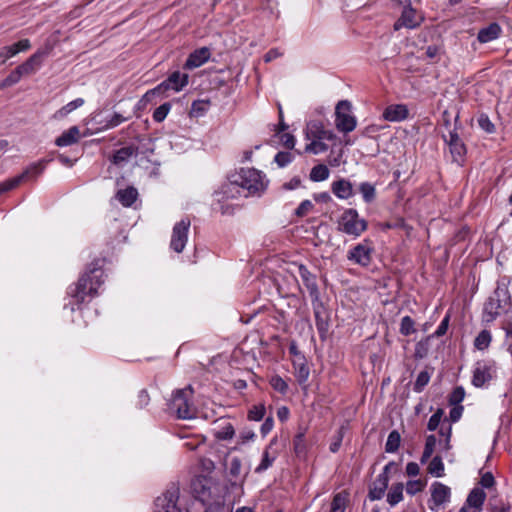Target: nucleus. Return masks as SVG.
<instances>
[{
	"label": "nucleus",
	"instance_id": "f257e3e1",
	"mask_svg": "<svg viewBox=\"0 0 512 512\" xmlns=\"http://www.w3.org/2000/svg\"><path fill=\"white\" fill-rule=\"evenodd\" d=\"M234 175L245 197L249 195L260 194L265 191L267 187V180L265 179V175L256 169L243 168L240 171L234 173Z\"/></svg>",
	"mask_w": 512,
	"mask_h": 512
},
{
	"label": "nucleus",
	"instance_id": "f03ea898",
	"mask_svg": "<svg viewBox=\"0 0 512 512\" xmlns=\"http://www.w3.org/2000/svg\"><path fill=\"white\" fill-rule=\"evenodd\" d=\"M510 293L505 285H498L484 305L483 317L486 322L494 321L510 308Z\"/></svg>",
	"mask_w": 512,
	"mask_h": 512
},
{
	"label": "nucleus",
	"instance_id": "7ed1b4c3",
	"mask_svg": "<svg viewBox=\"0 0 512 512\" xmlns=\"http://www.w3.org/2000/svg\"><path fill=\"white\" fill-rule=\"evenodd\" d=\"M192 388L177 390L173 393L172 398L168 404L169 411L177 416L179 419H192L196 415V409L191 401Z\"/></svg>",
	"mask_w": 512,
	"mask_h": 512
},
{
	"label": "nucleus",
	"instance_id": "20e7f679",
	"mask_svg": "<svg viewBox=\"0 0 512 512\" xmlns=\"http://www.w3.org/2000/svg\"><path fill=\"white\" fill-rule=\"evenodd\" d=\"M243 195V191L240 185L235 179V175L231 174L228 178V182L224 183L218 191L215 192L217 202L220 204L219 210L223 215H232L234 213V206L221 204L224 201L230 199H236Z\"/></svg>",
	"mask_w": 512,
	"mask_h": 512
},
{
	"label": "nucleus",
	"instance_id": "39448f33",
	"mask_svg": "<svg viewBox=\"0 0 512 512\" xmlns=\"http://www.w3.org/2000/svg\"><path fill=\"white\" fill-rule=\"evenodd\" d=\"M338 229L343 233L358 237L367 229V222L359 217L355 209H347L339 219Z\"/></svg>",
	"mask_w": 512,
	"mask_h": 512
},
{
	"label": "nucleus",
	"instance_id": "423d86ee",
	"mask_svg": "<svg viewBox=\"0 0 512 512\" xmlns=\"http://www.w3.org/2000/svg\"><path fill=\"white\" fill-rule=\"evenodd\" d=\"M351 103L347 100L338 102L335 108V126L340 132L349 133L356 127V118L351 113Z\"/></svg>",
	"mask_w": 512,
	"mask_h": 512
},
{
	"label": "nucleus",
	"instance_id": "0eeeda50",
	"mask_svg": "<svg viewBox=\"0 0 512 512\" xmlns=\"http://www.w3.org/2000/svg\"><path fill=\"white\" fill-rule=\"evenodd\" d=\"M101 271H93L91 275L81 277L76 286V292L73 295L79 302L85 301L86 295L97 294V287L100 286Z\"/></svg>",
	"mask_w": 512,
	"mask_h": 512
},
{
	"label": "nucleus",
	"instance_id": "6e6552de",
	"mask_svg": "<svg viewBox=\"0 0 512 512\" xmlns=\"http://www.w3.org/2000/svg\"><path fill=\"white\" fill-rule=\"evenodd\" d=\"M190 228V220L188 218L182 219L173 227L170 246L177 252L181 253L185 248L188 240V231Z\"/></svg>",
	"mask_w": 512,
	"mask_h": 512
},
{
	"label": "nucleus",
	"instance_id": "1a4fd4ad",
	"mask_svg": "<svg viewBox=\"0 0 512 512\" xmlns=\"http://www.w3.org/2000/svg\"><path fill=\"white\" fill-rule=\"evenodd\" d=\"M430 492L431 499L429 501V508L433 511H437L450 501L451 490L441 482L432 483Z\"/></svg>",
	"mask_w": 512,
	"mask_h": 512
},
{
	"label": "nucleus",
	"instance_id": "9d476101",
	"mask_svg": "<svg viewBox=\"0 0 512 512\" xmlns=\"http://www.w3.org/2000/svg\"><path fill=\"white\" fill-rule=\"evenodd\" d=\"M372 250L371 242L364 240L348 252L347 258L358 265L368 266L372 260Z\"/></svg>",
	"mask_w": 512,
	"mask_h": 512
},
{
	"label": "nucleus",
	"instance_id": "9b49d317",
	"mask_svg": "<svg viewBox=\"0 0 512 512\" xmlns=\"http://www.w3.org/2000/svg\"><path fill=\"white\" fill-rule=\"evenodd\" d=\"M443 139L449 147L453 161L460 164L466 154V148L458 133L450 130L447 135H443Z\"/></svg>",
	"mask_w": 512,
	"mask_h": 512
},
{
	"label": "nucleus",
	"instance_id": "f8f14e48",
	"mask_svg": "<svg viewBox=\"0 0 512 512\" xmlns=\"http://www.w3.org/2000/svg\"><path fill=\"white\" fill-rule=\"evenodd\" d=\"M393 466V462L388 463L383 468V471L377 476L369 490V498L371 500H380L388 487V473Z\"/></svg>",
	"mask_w": 512,
	"mask_h": 512
},
{
	"label": "nucleus",
	"instance_id": "ddd939ff",
	"mask_svg": "<svg viewBox=\"0 0 512 512\" xmlns=\"http://www.w3.org/2000/svg\"><path fill=\"white\" fill-rule=\"evenodd\" d=\"M304 134L305 139H326L332 141L336 138L334 132L325 129L324 124L318 120L308 122Z\"/></svg>",
	"mask_w": 512,
	"mask_h": 512
},
{
	"label": "nucleus",
	"instance_id": "4468645a",
	"mask_svg": "<svg viewBox=\"0 0 512 512\" xmlns=\"http://www.w3.org/2000/svg\"><path fill=\"white\" fill-rule=\"evenodd\" d=\"M48 55V52L43 49L37 50L32 54L24 63L18 66L23 76H28L36 73L42 66L44 58Z\"/></svg>",
	"mask_w": 512,
	"mask_h": 512
},
{
	"label": "nucleus",
	"instance_id": "2eb2a0df",
	"mask_svg": "<svg viewBox=\"0 0 512 512\" xmlns=\"http://www.w3.org/2000/svg\"><path fill=\"white\" fill-rule=\"evenodd\" d=\"M493 364L481 361L477 362L474 372L472 383L476 387H482L493 378Z\"/></svg>",
	"mask_w": 512,
	"mask_h": 512
},
{
	"label": "nucleus",
	"instance_id": "dca6fc26",
	"mask_svg": "<svg viewBox=\"0 0 512 512\" xmlns=\"http://www.w3.org/2000/svg\"><path fill=\"white\" fill-rule=\"evenodd\" d=\"M188 82V75L187 74H181L180 72L176 71L170 75V77L167 79V81L160 84L155 89L148 92L146 95L149 94H155L156 92H161L166 89H173L175 91H180Z\"/></svg>",
	"mask_w": 512,
	"mask_h": 512
},
{
	"label": "nucleus",
	"instance_id": "f3484780",
	"mask_svg": "<svg viewBox=\"0 0 512 512\" xmlns=\"http://www.w3.org/2000/svg\"><path fill=\"white\" fill-rule=\"evenodd\" d=\"M486 494L480 488H474L468 495L465 505L459 512H481Z\"/></svg>",
	"mask_w": 512,
	"mask_h": 512
},
{
	"label": "nucleus",
	"instance_id": "a211bd4d",
	"mask_svg": "<svg viewBox=\"0 0 512 512\" xmlns=\"http://www.w3.org/2000/svg\"><path fill=\"white\" fill-rule=\"evenodd\" d=\"M422 21V16L410 5L404 7L401 18L395 23V29H399L400 26L407 28H414L418 26Z\"/></svg>",
	"mask_w": 512,
	"mask_h": 512
},
{
	"label": "nucleus",
	"instance_id": "6ab92c4d",
	"mask_svg": "<svg viewBox=\"0 0 512 512\" xmlns=\"http://www.w3.org/2000/svg\"><path fill=\"white\" fill-rule=\"evenodd\" d=\"M30 48L31 42L29 39H22L17 43L2 47L0 49V58L2 59V63H5L6 60L16 56L20 52L28 51Z\"/></svg>",
	"mask_w": 512,
	"mask_h": 512
},
{
	"label": "nucleus",
	"instance_id": "aec40b11",
	"mask_svg": "<svg viewBox=\"0 0 512 512\" xmlns=\"http://www.w3.org/2000/svg\"><path fill=\"white\" fill-rule=\"evenodd\" d=\"M50 162V159H42L36 163L29 165L22 174L14 177L13 179L18 180V185L27 180L36 179L42 172L45 170L47 163Z\"/></svg>",
	"mask_w": 512,
	"mask_h": 512
},
{
	"label": "nucleus",
	"instance_id": "412c9836",
	"mask_svg": "<svg viewBox=\"0 0 512 512\" xmlns=\"http://www.w3.org/2000/svg\"><path fill=\"white\" fill-rule=\"evenodd\" d=\"M298 273L303 281V284L306 286L311 298L314 300H318L319 291L315 276L312 273H310V271L304 265H300L298 267Z\"/></svg>",
	"mask_w": 512,
	"mask_h": 512
},
{
	"label": "nucleus",
	"instance_id": "4be33fe9",
	"mask_svg": "<svg viewBox=\"0 0 512 512\" xmlns=\"http://www.w3.org/2000/svg\"><path fill=\"white\" fill-rule=\"evenodd\" d=\"M210 57V51L206 47L195 50L186 60L185 68L194 69L203 65Z\"/></svg>",
	"mask_w": 512,
	"mask_h": 512
},
{
	"label": "nucleus",
	"instance_id": "5701e85b",
	"mask_svg": "<svg viewBox=\"0 0 512 512\" xmlns=\"http://www.w3.org/2000/svg\"><path fill=\"white\" fill-rule=\"evenodd\" d=\"M81 135L77 126L70 127L64 131L56 140L55 144L59 147H66L75 144L79 141Z\"/></svg>",
	"mask_w": 512,
	"mask_h": 512
},
{
	"label": "nucleus",
	"instance_id": "b1692460",
	"mask_svg": "<svg viewBox=\"0 0 512 512\" xmlns=\"http://www.w3.org/2000/svg\"><path fill=\"white\" fill-rule=\"evenodd\" d=\"M408 115L405 105H390L383 112V118L387 121L398 122L404 120Z\"/></svg>",
	"mask_w": 512,
	"mask_h": 512
},
{
	"label": "nucleus",
	"instance_id": "393cba45",
	"mask_svg": "<svg viewBox=\"0 0 512 512\" xmlns=\"http://www.w3.org/2000/svg\"><path fill=\"white\" fill-rule=\"evenodd\" d=\"M235 430L233 425L227 420L216 421V427L214 429V436L218 440H230L233 438Z\"/></svg>",
	"mask_w": 512,
	"mask_h": 512
},
{
	"label": "nucleus",
	"instance_id": "a878e982",
	"mask_svg": "<svg viewBox=\"0 0 512 512\" xmlns=\"http://www.w3.org/2000/svg\"><path fill=\"white\" fill-rule=\"evenodd\" d=\"M500 33L501 27L497 23H491L478 32L477 38L481 43H488L497 39Z\"/></svg>",
	"mask_w": 512,
	"mask_h": 512
},
{
	"label": "nucleus",
	"instance_id": "bb28decb",
	"mask_svg": "<svg viewBox=\"0 0 512 512\" xmlns=\"http://www.w3.org/2000/svg\"><path fill=\"white\" fill-rule=\"evenodd\" d=\"M332 191L340 199H348L353 195L352 184L345 179L334 182L332 184Z\"/></svg>",
	"mask_w": 512,
	"mask_h": 512
},
{
	"label": "nucleus",
	"instance_id": "cd10ccee",
	"mask_svg": "<svg viewBox=\"0 0 512 512\" xmlns=\"http://www.w3.org/2000/svg\"><path fill=\"white\" fill-rule=\"evenodd\" d=\"M138 197V191L136 188L129 186L125 189L118 190L116 198L125 207L131 206Z\"/></svg>",
	"mask_w": 512,
	"mask_h": 512
},
{
	"label": "nucleus",
	"instance_id": "c85d7f7f",
	"mask_svg": "<svg viewBox=\"0 0 512 512\" xmlns=\"http://www.w3.org/2000/svg\"><path fill=\"white\" fill-rule=\"evenodd\" d=\"M348 503V493L339 492L334 495L329 508L324 512H345Z\"/></svg>",
	"mask_w": 512,
	"mask_h": 512
},
{
	"label": "nucleus",
	"instance_id": "c756f323",
	"mask_svg": "<svg viewBox=\"0 0 512 512\" xmlns=\"http://www.w3.org/2000/svg\"><path fill=\"white\" fill-rule=\"evenodd\" d=\"M137 148L133 146H127L123 147L119 150H117L111 161L115 165H121L129 160L130 157H132L134 154H136Z\"/></svg>",
	"mask_w": 512,
	"mask_h": 512
},
{
	"label": "nucleus",
	"instance_id": "7c9ffc66",
	"mask_svg": "<svg viewBox=\"0 0 512 512\" xmlns=\"http://www.w3.org/2000/svg\"><path fill=\"white\" fill-rule=\"evenodd\" d=\"M210 106L211 102L209 99L196 100L192 103L189 114L191 117H201L209 110Z\"/></svg>",
	"mask_w": 512,
	"mask_h": 512
},
{
	"label": "nucleus",
	"instance_id": "2f4dec72",
	"mask_svg": "<svg viewBox=\"0 0 512 512\" xmlns=\"http://www.w3.org/2000/svg\"><path fill=\"white\" fill-rule=\"evenodd\" d=\"M404 485L402 483L393 484L387 494V502L395 506L403 499Z\"/></svg>",
	"mask_w": 512,
	"mask_h": 512
},
{
	"label": "nucleus",
	"instance_id": "473e14b6",
	"mask_svg": "<svg viewBox=\"0 0 512 512\" xmlns=\"http://www.w3.org/2000/svg\"><path fill=\"white\" fill-rule=\"evenodd\" d=\"M307 141H310L305 146V152L312 153V154H320L328 150V145L324 143L325 139H306Z\"/></svg>",
	"mask_w": 512,
	"mask_h": 512
},
{
	"label": "nucleus",
	"instance_id": "72a5a7b5",
	"mask_svg": "<svg viewBox=\"0 0 512 512\" xmlns=\"http://www.w3.org/2000/svg\"><path fill=\"white\" fill-rule=\"evenodd\" d=\"M427 471L434 477L444 476V463L440 456H435L428 464Z\"/></svg>",
	"mask_w": 512,
	"mask_h": 512
},
{
	"label": "nucleus",
	"instance_id": "f704fd0d",
	"mask_svg": "<svg viewBox=\"0 0 512 512\" xmlns=\"http://www.w3.org/2000/svg\"><path fill=\"white\" fill-rule=\"evenodd\" d=\"M269 448L270 447H268L263 452L262 460H261L260 464L255 468L256 473H262V472L266 471L268 468H270L272 466L273 462L275 461L276 454L270 453Z\"/></svg>",
	"mask_w": 512,
	"mask_h": 512
},
{
	"label": "nucleus",
	"instance_id": "c9c22d12",
	"mask_svg": "<svg viewBox=\"0 0 512 512\" xmlns=\"http://www.w3.org/2000/svg\"><path fill=\"white\" fill-rule=\"evenodd\" d=\"M83 105H84V99L77 98V99L69 102L67 105L63 106L61 109H59L56 112L55 117L56 118L66 117L69 113H71L72 111H74L75 109H77Z\"/></svg>",
	"mask_w": 512,
	"mask_h": 512
},
{
	"label": "nucleus",
	"instance_id": "e433bc0d",
	"mask_svg": "<svg viewBox=\"0 0 512 512\" xmlns=\"http://www.w3.org/2000/svg\"><path fill=\"white\" fill-rule=\"evenodd\" d=\"M328 177H329V170L323 164L314 166L310 172V179L315 182L324 181Z\"/></svg>",
	"mask_w": 512,
	"mask_h": 512
},
{
	"label": "nucleus",
	"instance_id": "4c0bfd02",
	"mask_svg": "<svg viewBox=\"0 0 512 512\" xmlns=\"http://www.w3.org/2000/svg\"><path fill=\"white\" fill-rule=\"evenodd\" d=\"M23 77L21 71L18 67L13 70L5 79L0 82V90H3L7 87H10L16 83H18Z\"/></svg>",
	"mask_w": 512,
	"mask_h": 512
},
{
	"label": "nucleus",
	"instance_id": "58836bf2",
	"mask_svg": "<svg viewBox=\"0 0 512 512\" xmlns=\"http://www.w3.org/2000/svg\"><path fill=\"white\" fill-rule=\"evenodd\" d=\"M491 334L487 330L481 331L474 341V345L478 350H485L491 342Z\"/></svg>",
	"mask_w": 512,
	"mask_h": 512
},
{
	"label": "nucleus",
	"instance_id": "ea45409f",
	"mask_svg": "<svg viewBox=\"0 0 512 512\" xmlns=\"http://www.w3.org/2000/svg\"><path fill=\"white\" fill-rule=\"evenodd\" d=\"M400 440V434L396 430L390 432L386 442V451L389 453L397 451L400 445Z\"/></svg>",
	"mask_w": 512,
	"mask_h": 512
},
{
	"label": "nucleus",
	"instance_id": "a19ab883",
	"mask_svg": "<svg viewBox=\"0 0 512 512\" xmlns=\"http://www.w3.org/2000/svg\"><path fill=\"white\" fill-rule=\"evenodd\" d=\"M436 442L437 440L434 435H429L426 438L425 448L421 457L422 463H425L431 457L436 446Z\"/></svg>",
	"mask_w": 512,
	"mask_h": 512
},
{
	"label": "nucleus",
	"instance_id": "79ce46f5",
	"mask_svg": "<svg viewBox=\"0 0 512 512\" xmlns=\"http://www.w3.org/2000/svg\"><path fill=\"white\" fill-rule=\"evenodd\" d=\"M359 190L365 202L369 203L375 198V187L372 184L368 182L362 183Z\"/></svg>",
	"mask_w": 512,
	"mask_h": 512
},
{
	"label": "nucleus",
	"instance_id": "37998d69",
	"mask_svg": "<svg viewBox=\"0 0 512 512\" xmlns=\"http://www.w3.org/2000/svg\"><path fill=\"white\" fill-rule=\"evenodd\" d=\"M426 486V482L420 479L418 480H410L406 484V491L410 495H415L418 492H421Z\"/></svg>",
	"mask_w": 512,
	"mask_h": 512
},
{
	"label": "nucleus",
	"instance_id": "c03bdc74",
	"mask_svg": "<svg viewBox=\"0 0 512 512\" xmlns=\"http://www.w3.org/2000/svg\"><path fill=\"white\" fill-rule=\"evenodd\" d=\"M414 321L409 316H404L401 320L400 333L403 335H410L415 332Z\"/></svg>",
	"mask_w": 512,
	"mask_h": 512
},
{
	"label": "nucleus",
	"instance_id": "a18cd8bd",
	"mask_svg": "<svg viewBox=\"0 0 512 512\" xmlns=\"http://www.w3.org/2000/svg\"><path fill=\"white\" fill-rule=\"evenodd\" d=\"M295 369L298 381L300 383L306 382L310 373L308 366L302 361L300 363H295Z\"/></svg>",
	"mask_w": 512,
	"mask_h": 512
},
{
	"label": "nucleus",
	"instance_id": "49530a36",
	"mask_svg": "<svg viewBox=\"0 0 512 512\" xmlns=\"http://www.w3.org/2000/svg\"><path fill=\"white\" fill-rule=\"evenodd\" d=\"M126 120H127V118L124 117L123 115H121L119 113H114L110 119H108L104 122V125L102 126V128L105 130L111 129V128H114V127L120 125L121 123L125 122Z\"/></svg>",
	"mask_w": 512,
	"mask_h": 512
},
{
	"label": "nucleus",
	"instance_id": "de8ad7c7",
	"mask_svg": "<svg viewBox=\"0 0 512 512\" xmlns=\"http://www.w3.org/2000/svg\"><path fill=\"white\" fill-rule=\"evenodd\" d=\"M429 380L430 374L427 371L420 372L415 381L414 390L416 392H421L423 388L428 384Z\"/></svg>",
	"mask_w": 512,
	"mask_h": 512
},
{
	"label": "nucleus",
	"instance_id": "09e8293b",
	"mask_svg": "<svg viewBox=\"0 0 512 512\" xmlns=\"http://www.w3.org/2000/svg\"><path fill=\"white\" fill-rule=\"evenodd\" d=\"M170 110V104L169 103H164L162 105H160L153 113V119L156 121V122H162L168 112Z\"/></svg>",
	"mask_w": 512,
	"mask_h": 512
},
{
	"label": "nucleus",
	"instance_id": "8fccbe9b",
	"mask_svg": "<svg viewBox=\"0 0 512 512\" xmlns=\"http://www.w3.org/2000/svg\"><path fill=\"white\" fill-rule=\"evenodd\" d=\"M265 415V407L262 404L255 405L250 411H249V419L254 421L261 420Z\"/></svg>",
	"mask_w": 512,
	"mask_h": 512
},
{
	"label": "nucleus",
	"instance_id": "3c124183",
	"mask_svg": "<svg viewBox=\"0 0 512 512\" xmlns=\"http://www.w3.org/2000/svg\"><path fill=\"white\" fill-rule=\"evenodd\" d=\"M478 124L487 133H493L495 131L494 124L490 121V119L486 115L482 114L479 116Z\"/></svg>",
	"mask_w": 512,
	"mask_h": 512
},
{
	"label": "nucleus",
	"instance_id": "603ef678",
	"mask_svg": "<svg viewBox=\"0 0 512 512\" xmlns=\"http://www.w3.org/2000/svg\"><path fill=\"white\" fill-rule=\"evenodd\" d=\"M443 415V411L441 409L437 410L429 419L427 428L430 431H434L440 424L441 418Z\"/></svg>",
	"mask_w": 512,
	"mask_h": 512
},
{
	"label": "nucleus",
	"instance_id": "864d4df0",
	"mask_svg": "<svg viewBox=\"0 0 512 512\" xmlns=\"http://www.w3.org/2000/svg\"><path fill=\"white\" fill-rule=\"evenodd\" d=\"M293 157L290 152H278L275 156V162L279 167H284L292 161Z\"/></svg>",
	"mask_w": 512,
	"mask_h": 512
},
{
	"label": "nucleus",
	"instance_id": "5fc2aeb1",
	"mask_svg": "<svg viewBox=\"0 0 512 512\" xmlns=\"http://www.w3.org/2000/svg\"><path fill=\"white\" fill-rule=\"evenodd\" d=\"M465 397V391L462 387H457L456 389H454V391L451 393L450 395V404L452 405H458L459 403H461L463 401Z\"/></svg>",
	"mask_w": 512,
	"mask_h": 512
},
{
	"label": "nucleus",
	"instance_id": "6e6d98bb",
	"mask_svg": "<svg viewBox=\"0 0 512 512\" xmlns=\"http://www.w3.org/2000/svg\"><path fill=\"white\" fill-rule=\"evenodd\" d=\"M272 387L280 393H285L288 389L287 383L279 376H274L271 379Z\"/></svg>",
	"mask_w": 512,
	"mask_h": 512
},
{
	"label": "nucleus",
	"instance_id": "4d7b16f0",
	"mask_svg": "<svg viewBox=\"0 0 512 512\" xmlns=\"http://www.w3.org/2000/svg\"><path fill=\"white\" fill-rule=\"evenodd\" d=\"M241 461L240 459L238 458H232L231 461H230V464H229V473L232 475V476H239L240 472H241Z\"/></svg>",
	"mask_w": 512,
	"mask_h": 512
},
{
	"label": "nucleus",
	"instance_id": "13d9d810",
	"mask_svg": "<svg viewBox=\"0 0 512 512\" xmlns=\"http://www.w3.org/2000/svg\"><path fill=\"white\" fill-rule=\"evenodd\" d=\"M294 449L297 454H301L305 451L304 434L299 433L294 439Z\"/></svg>",
	"mask_w": 512,
	"mask_h": 512
},
{
	"label": "nucleus",
	"instance_id": "bf43d9fd",
	"mask_svg": "<svg viewBox=\"0 0 512 512\" xmlns=\"http://www.w3.org/2000/svg\"><path fill=\"white\" fill-rule=\"evenodd\" d=\"M205 482H207L205 478H199L193 483L194 491L199 494V497L206 494Z\"/></svg>",
	"mask_w": 512,
	"mask_h": 512
},
{
	"label": "nucleus",
	"instance_id": "052dcab7",
	"mask_svg": "<svg viewBox=\"0 0 512 512\" xmlns=\"http://www.w3.org/2000/svg\"><path fill=\"white\" fill-rule=\"evenodd\" d=\"M18 186V180L17 179H8L0 184V195L2 193L8 192Z\"/></svg>",
	"mask_w": 512,
	"mask_h": 512
},
{
	"label": "nucleus",
	"instance_id": "680f3d73",
	"mask_svg": "<svg viewBox=\"0 0 512 512\" xmlns=\"http://www.w3.org/2000/svg\"><path fill=\"white\" fill-rule=\"evenodd\" d=\"M203 443V439L200 437H190L184 442V447L189 450L197 449Z\"/></svg>",
	"mask_w": 512,
	"mask_h": 512
},
{
	"label": "nucleus",
	"instance_id": "e2e57ef3",
	"mask_svg": "<svg viewBox=\"0 0 512 512\" xmlns=\"http://www.w3.org/2000/svg\"><path fill=\"white\" fill-rule=\"evenodd\" d=\"M313 208V204L309 200L303 201L296 210L298 216L306 215Z\"/></svg>",
	"mask_w": 512,
	"mask_h": 512
},
{
	"label": "nucleus",
	"instance_id": "0e129e2a",
	"mask_svg": "<svg viewBox=\"0 0 512 512\" xmlns=\"http://www.w3.org/2000/svg\"><path fill=\"white\" fill-rule=\"evenodd\" d=\"M343 430L344 428L341 427L337 433L336 440L330 444V451L335 453L339 450L343 438Z\"/></svg>",
	"mask_w": 512,
	"mask_h": 512
},
{
	"label": "nucleus",
	"instance_id": "69168bd1",
	"mask_svg": "<svg viewBox=\"0 0 512 512\" xmlns=\"http://www.w3.org/2000/svg\"><path fill=\"white\" fill-rule=\"evenodd\" d=\"M281 142L286 148H293L295 145V138L289 133H285L281 136Z\"/></svg>",
	"mask_w": 512,
	"mask_h": 512
},
{
	"label": "nucleus",
	"instance_id": "338daca9",
	"mask_svg": "<svg viewBox=\"0 0 512 512\" xmlns=\"http://www.w3.org/2000/svg\"><path fill=\"white\" fill-rule=\"evenodd\" d=\"M481 485L485 488H490L494 485V477L491 473L487 472L481 477Z\"/></svg>",
	"mask_w": 512,
	"mask_h": 512
},
{
	"label": "nucleus",
	"instance_id": "774afa93",
	"mask_svg": "<svg viewBox=\"0 0 512 512\" xmlns=\"http://www.w3.org/2000/svg\"><path fill=\"white\" fill-rule=\"evenodd\" d=\"M420 472V467L417 463L415 462H409L407 465H406V473L408 476H417Z\"/></svg>",
	"mask_w": 512,
	"mask_h": 512
}]
</instances>
